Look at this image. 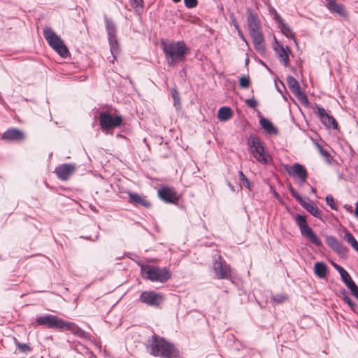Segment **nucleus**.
<instances>
[{"label": "nucleus", "instance_id": "f257e3e1", "mask_svg": "<svg viewBox=\"0 0 358 358\" xmlns=\"http://www.w3.org/2000/svg\"><path fill=\"white\" fill-rule=\"evenodd\" d=\"M32 325L36 328L41 327L46 329H57L59 331H69L75 336L85 338L87 333L79 327L76 324L64 320L55 315L45 314L36 317Z\"/></svg>", "mask_w": 358, "mask_h": 358}, {"label": "nucleus", "instance_id": "f03ea898", "mask_svg": "<svg viewBox=\"0 0 358 358\" xmlns=\"http://www.w3.org/2000/svg\"><path fill=\"white\" fill-rule=\"evenodd\" d=\"M160 45L169 66H174L184 62L190 53V48L182 40L169 42L162 40Z\"/></svg>", "mask_w": 358, "mask_h": 358}, {"label": "nucleus", "instance_id": "7ed1b4c3", "mask_svg": "<svg viewBox=\"0 0 358 358\" xmlns=\"http://www.w3.org/2000/svg\"><path fill=\"white\" fill-rule=\"evenodd\" d=\"M150 354L162 358H180V352L175 345L165 338L153 334L149 340Z\"/></svg>", "mask_w": 358, "mask_h": 358}, {"label": "nucleus", "instance_id": "20e7f679", "mask_svg": "<svg viewBox=\"0 0 358 358\" xmlns=\"http://www.w3.org/2000/svg\"><path fill=\"white\" fill-rule=\"evenodd\" d=\"M43 37L50 47L61 57L67 58L70 56L69 48L64 41L51 27H45L43 28Z\"/></svg>", "mask_w": 358, "mask_h": 358}, {"label": "nucleus", "instance_id": "39448f33", "mask_svg": "<svg viewBox=\"0 0 358 358\" xmlns=\"http://www.w3.org/2000/svg\"><path fill=\"white\" fill-rule=\"evenodd\" d=\"M141 273L143 278L151 281L164 283L171 278V273L167 267H155L142 264Z\"/></svg>", "mask_w": 358, "mask_h": 358}, {"label": "nucleus", "instance_id": "423d86ee", "mask_svg": "<svg viewBox=\"0 0 358 358\" xmlns=\"http://www.w3.org/2000/svg\"><path fill=\"white\" fill-rule=\"evenodd\" d=\"M248 145L250 152L258 162L263 164H268L270 155L266 151L265 146L258 136L250 135L248 139Z\"/></svg>", "mask_w": 358, "mask_h": 358}, {"label": "nucleus", "instance_id": "0eeeda50", "mask_svg": "<svg viewBox=\"0 0 358 358\" xmlns=\"http://www.w3.org/2000/svg\"><path fill=\"white\" fill-rule=\"evenodd\" d=\"M98 118L99 120V125L101 131L105 134H109V130L113 129L116 127H120L123 125V117L118 114L113 115L108 111L102 110L98 111Z\"/></svg>", "mask_w": 358, "mask_h": 358}, {"label": "nucleus", "instance_id": "6e6552de", "mask_svg": "<svg viewBox=\"0 0 358 358\" xmlns=\"http://www.w3.org/2000/svg\"><path fill=\"white\" fill-rule=\"evenodd\" d=\"M287 188L289 192L292 197H294L296 201L304 208L306 209L310 214H311L315 217L319 218L321 221L324 222V220L322 217V212L318 208V207L315 204V203L310 200L309 198L304 199L292 187V185L289 183L287 185Z\"/></svg>", "mask_w": 358, "mask_h": 358}, {"label": "nucleus", "instance_id": "1a4fd4ad", "mask_svg": "<svg viewBox=\"0 0 358 358\" xmlns=\"http://www.w3.org/2000/svg\"><path fill=\"white\" fill-rule=\"evenodd\" d=\"M157 196L165 203L175 206H178L180 203V196L173 187L162 185L157 190Z\"/></svg>", "mask_w": 358, "mask_h": 358}, {"label": "nucleus", "instance_id": "9d476101", "mask_svg": "<svg viewBox=\"0 0 358 358\" xmlns=\"http://www.w3.org/2000/svg\"><path fill=\"white\" fill-rule=\"evenodd\" d=\"M314 112L320 120L322 124L327 129L336 130L338 129V124L335 117L329 114L322 106L315 103Z\"/></svg>", "mask_w": 358, "mask_h": 358}, {"label": "nucleus", "instance_id": "9b49d317", "mask_svg": "<svg viewBox=\"0 0 358 358\" xmlns=\"http://www.w3.org/2000/svg\"><path fill=\"white\" fill-rule=\"evenodd\" d=\"M273 49L278 57L280 62L285 67L289 66V55L292 54V50L289 46H283L282 43L278 41L275 36H273Z\"/></svg>", "mask_w": 358, "mask_h": 358}, {"label": "nucleus", "instance_id": "f8f14e48", "mask_svg": "<svg viewBox=\"0 0 358 358\" xmlns=\"http://www.w3.org/2000/svg\"><path fill=\"white\" fill-rule=\"evenodd\" d=\"M325 243L339 257L343 259L348 257L349 248L343 245L336 237L327 235L325 236Z\"/></svg>", "mask_w": 358, "mask_h": 358}, {"label": "nucleus", "instance_id": "ddd939ff", "mask_svg": "<svg viewBox=\"0 0 358 358\" xmlns=\"http://www.w3.org/2000/svg\"><path fill=\"white\" fill-rule=\"evenodd\" d=\"M138 301L149 306L157 307L164 301V295L155 291H143L140 294Z\"/></svg>", "mask_w": 358, "mask_h": 358}, {"label": "nucleus", "instance_id": "4468645a", "mask_svg": "<svg viewBox=\"0 0 358 358\" xmlns=\"http://www.w3.org/2000/svg\"><path fill=\"white\" fill-rule=\"evenodd\" d=\"M285 171L289 176L298 178L300 184L305 183L308 177L306 168L298 162L293 164L292 166L287 165Z\"/></svg>", "mask_w": 358, "mask_h": 358}, {"label": "nucleus", "instance_id": "2eb2a0df", "mask_svg": "<svg viewBox=\"0 0 358 358\" xmlns=\"http://www.w3.org/2000/svg\"><path fill=\"white\" fill-rule=\"evenodd\" d=\"M213 270L218 279H229L230 278L231 267L225 261H222L220 256L215 259Z\"/></svg>", "mask_w": 358, "mask_h": 358}, {"label": "nucleus", "instance_id": "dca6fc26", "mask_svg": "<svg viewBox=\"0 0 358 358\" xmlns=\"http://www.w3.org/2000/svg\"><path fill=\"white\" fill-rule=\"evenodd\" d=\"M127 194H128V202L130 204L136 207H143L145 208H150L152 206L151 202L147 200L146 196L130 190H128Z\"/></svg>", "mask_w": 358, "mask_h": 358}, {"label": "nucleus", "instance_id": "f3484780", "mask_svg": "<svg viewBox=\"0 0 358 358\" xmlns=\"http://www.w3.org/2000/svg\"><path fill=\"white\" fill-rule=\"evenodd\" d=\"M24 133L20 129L12 127L6 130L1 134V139L5 141L15 142L24 139Z\"/></svg>", "mask_w": 358, "mask_h": 358}, {"label": "nucleus", "instance_id": "a211bd4d", "mask_svg": "<svg viewBox=\"0 0 358 358\" xmlns=\"http://www.w3.org/2000/svg\"><path fill=\"white\" fill-rule=\"evenodd\" d=\"M301 235L317 247H322V241L310 227V225H299Z\"/></svg>", "mask_w": 358, "mask_h": 358}, {"label": "nucleus", "instance_id": "6ab92c4d", "mask_svg": "<svg viewBox=\"0 0 358 358\" xmlns=\"http://www.w3.org/2000/svg\"><path fill=\"white\" fill-rule=\"evenodd\" d=\"M247 21L249 33L260 31L261 23L257 12L252 8H247Z\"/></svg>", "mask_w": 358, "mask_h": 358}, {"label": "nucleus", "instance_id": "aec40b11", "mask_svg": "<svg viewBox=\"0 0 358 358\" xmlns=\"http://www.w3.org/2000/svg\"><path fill=\"white\" fill-rule=\"evenodd\" d=\"M325 6L331 14H337L341 17L346 18L348 16V12L343 4L338 3L336 0H326Z\"/></svg>", "mask_w": 358, "mask_h": 358}, {"label": "nucleus", "instance_id": "412c9836", "mask_svg": "<svg viewBox=\"0 0 358 358\" xmlns=\"http://www.w3.org/2000/svg\"><path fill=\"white\" fill-rule=\"evenodd\" d=\"M75 170L74 164H63L55 168V173L61 180H66Z\"/></svg>", "mask_w": 358, "mask_h": 358}, {"label": "nucleus", "instance_id": "4be33fe9", "mask_svg": "<svg viewBox=\"0 0 358 358\" xmlns=\"http://www.w3.org/2000/svg\"><path fill=\"white\" fill-rule=\"evenodd\" d=\"M258 117L259 125L266 134L273 135L278 134V127L269 119L264 117L260 112L258 113Z\"/></svg>", "mask_w": 358, "mask_h": 358}, {"label": "nucleus", "instance_id": "5701e85b", "mask_svg": "<svg viewBox=\"0 0 358 358\" xmlns=\"http://www.w3.org/2000/svg\"><path fill=\"white\" fill-rule=\"evenodd\" d=\"M252 39L254 48L257 51L262 52L265 50L264 45V38L261 30L250 33Z\"/></svg>", "mask_w": 358, "mask_h": 358}, {"label": "nucleus", "instance_id": "b1692460", "mask_svg": "<svg viewBox=\"0 0 358 358\" xmlns=\"http://www.w3.org/2000/svg\"><path fill=\"white\" fill-rule=\"evenodd\" d=\"M278 27L287 38L292 39L296 45L298 44L294 33L292 31L291 27L284 20L278 24Z\"/></svg>", "mask_w": 358, "mask_h": 358}, {"label": "nucleus", "instance_id": "393cba45", "mask_svg": "<svg viewBox=\"0 0 358 358\" xmlns=\"http://www.w3.org/2000/svg\"><path fill=\"white\" fill-rule=\"evenodd\" d=\"M328 266L323 262H316L314 264V273L320 279L327 277L328 273Z\"/></svg>", "mask_w": 358, "mask_h": 358}, {"label": "nucleus", "instance_id": "a878e982", "mask_svg": "<svg viewBox=\"0 0 358 358\" xmlns=\"http://www.w3.org/2000/svg\"><path fill=\"white\" fill-rule=\"evenodd\" d=\"M233 115V110L229 106H222L218 110L217 118L220 122H227L232 117Z\"/></svg>", "mask_w": 358, "mask_h": 358}, {"label": "nucleus", "instance_id": "bb28decb", "mask_svg": "<svg viewBox=\"0 0 358 358\" xmlns=\"http://www.w3.org/2000/svg\"><path fill=\"white\" fill-rule=\"evenodd\" d=\"M108 40L113 60L116 59V55H117L120 52V46L117 38V35L108 36Z\"/></svg>", "mask_w": 358, "mask_h": 358}, {"label": "nucleus", "instance_id": "cd10ccee", "mask_svg": "<svg viewBox=\"0 0 358 358\" xmlns=\"http://www.w3.org/2000/svg\"><path fill=\"white\" fill-rule=\"evenodd\" d=\"M104 22L108 36L117 35L116 24L109 19L106 15H104Z\"/></svg>", "mask_w": 358, "mask_h": 358}, {"label": "nucleus", "instance_id": "c85d7f7f", "mask_svg": "<svg viewBox=\"0 0 358 358\" xmlns=\"http://www.w3.org/2000/svg\"><path fill=\"white\" fill-rule=\"evenodd\" d=\"M287 83L289 89L293 94L301 90L298 80L292 76H287Z\"/></svg>", "mask_w": 358, "mask_h": 358}, {"label": "nucleus", "instance_id": "c756f323", "mask_svg": "<svg viewBox=\"0 0 358 358\" xmlns=\"http://www.w3.org/2000/svg\"><path fill=\"white\" fill-rule=\"evenodd\" d=\"M171 98L173 99V106L176 108V110L181 109L182 106L180 96L176 86H175L171 90Z\"/></svg>", "mask_w": 358, "mask_h": 358}, {"label": "nucleus", "instance_id": "7c9ffc66", "mask_svg": "<svg viewBox=\"0 0 358 358\" xmlns=\"http://www.w3.org/2000/svg\"><path fill=\"white\" fill-rule=\"evenodd\" d=\"M315 145L316 146V148H317L320 154L324 158L325 161L330 164L331 163V161H332V157L331 155V154L329 152V151H327V150H325L320 144H319L318 143H315Z\"/></svg>", "mask_w": 358, "mask_h": 358}, {"label": "nucleus", "instance_id": "2f4dec72", "mask_svg": "<svg viewBox=\"0 0 358 358\" xmlns=\"http://www.w3.org/2000/svg\"><path fill=\"white\" fill-rule=\"evenodd\" d=\"M340 275H341V280L343 281V282L345 285V286L348 288L350 287L351 286H352L353 284L355 283L347 271L343 272Z\"/></svg>", "mask_w": 358, "mask_h": 358}, {"label": "nucleus", "instance_id": "473e14b6", "mask_svg": "<svg viewBox=\"0 0 358 358\" xmlns=\"http://www.w3.org/2000/svg\"><path fill=\"white\" fill-rule=\"evenodd\" d=\"M238 84L241 88L248 89L251 85V80L249 75L242 76L238 78Z\"/></svg>", "mask_w": 358, "mask_h": 358}, {"label": "nucleus", "instance_id": "72a5a7b5", "mask_svg": "<svg viewBox=\"0 0 358 358\" xmlns=\"http://www.w3.org/2000/svg\"><path fill=\"white\" fill-rule=\"evenodd\" d=\"M297 99L305 106H308L309 104L308 99L305 92L302 89L297 92L294 94Z\"/></svg>", "mask_w": 358, "mask_h": 358}, {"label": "nucleus", "instance_id": "f704fd0d", "mask_svg": "<svg viewBox=\"0 0 358 358\" xmlns=\"http://www.w3.org/2000/svg\"><path fill=\"white\" fill-rule=\"evenodd\" d=\"M238 176L240 180V185L244 186L248 189L251 190V183L242 171H238Z\"/></svg>", "mask_w": 358, "mask_h": 358}, {"label": "nucleus", "instance_id": "c9c22d12", "mask_svg": "<svg viewBox=\"0 0 358 358\" xmlns=\"http://www.w3.org/2000/svg\"><path fill=\"white\" fill-rule=\"evenodd\" d=\"M268 12L270 15L273 17V19L275 20L277 24H278L279 23L284 20L274 7L270 6L268 7Z\"/></svg>", "mask_w": 358, "mask_h": 358}, {"label": "nucleus", "instance_id": "e433bc0d", "mask_svg": "<svg viewBox=\"0 0 358 358\" xmlns=\"http://www.w3.org/2000/svg\"><path fill=\"white\" fill-rule=\"evenodd\" d=\"M344 231L345 234L343 237V239L351 246H353L357 242V241L356 240L353 234L348 230L345 229Z\"/></svg>", "mask_w": 358, "mask_h": 358}, {"label": "nucleus", "instance_id": "4c0bfd02", "mask_svg": "<svg viewBox=\"0 0 358 358\" xmlns=\"http://www.w3.org/2000/svg\"><path fill=\"white\" fill-rule=\"evenodd\" d=\"M271 299L276 303L280 304L282 303L287 299V296L284 294H273L271 296Z\"/></svg>", "mask_w": 358, "mask_h": 358}, {"label": "nucleus", "instance_id": "58836bf2", "mask_svg": "<svg viewBox=\"0 0 358 358\" xmlns=\"http://www.w3.org/2000/svg\"><path fill=\"white\" fill-rule=\"evenodd\" d=\"M95 230H96V233L93 235H90V236H80L81 238H84V239H86V240H90V241H94L98 239V237H99V232H98V230L100 229V225H92Z\"/></svg>", "mask_w": 358, "mask_h": 358}, {"label": "nucleus", "instance_id": "ea45409f", "mask_svg": "<svg viewBox=\"0 0 358 358\" xmlns=\"http://www.w3.org/2000/svg\"><path fill=\"white\" fill-rule=\"evenodd\" d=\"M327 205L329 206L332 210H336L337 207L334 203V198L331 194H327L325 198Z\"/></svg>", "mask_w": 358, "mask_h": 358}, {"label": "nucleus", "instance_id": "a19ab883", "mask_svg": "<svg viewBox=\"0 0 358 358\" xmlns=\"http://www.w3.org/2000/svg\"><path fill=\"white\" fill-rule=\"evenodd\" d=\"M245 103H246L248 107L253 109H255L258 106V101L255 99L254 96L245 99Z\"/></svg>", "mask_w": 358, "mask_h": 358}, {"label": "nucleus", "instance_id": "79ce46f5", "mask_svg": "<svg viewBox=\"0 0 358 358\" xmlns=\"http://www.w3.org/2000/svg\"><path fill=\"white\" fill-rule=\"evenodd\" d=\"M16 345H17V348L22 352H24V353H27V352H30L31 350V348L29 347V345L26 343L16 342Z\"/></svg>", "mask_w": 358, "mask_h": 358}, {"label": "nucleus", "instance_id": "37998d69", "mask_svg": "<svg viewBox=\"0 0 358 358\" xmlns=\"http://www.w3.org/2000/svg\"><path fill=\"white\" fill-rule=\"evenodd\" d=\"M199 1L198 0H184V4L186 8L189 9H192L196 8L198 6Z\"/></svg>", "mask_w": 358, "mask_h": 358}, {"label": "nucleus", "instance_id": "c03bdc74", "mask_svg": "<svg viewBox=\"0 0 358 358\" xmlns=\"http://www.w3.org/2000/svg\"><path fill=\"white\" fill-rule=\"evenodd\" d=\"M130 5L137 9L138 7L143 8L144 2L143 0H129Z\"/></svg>", "mask_w": 358, "mask_h": 358}, {"label": "nucleus", "instance_id": "a18cd8bd", "mask_svg": "<svg viewBox=\"0 0 358 358\" xmlns=\"http://www.w3.org/2000/svg\"><path fill=\"white\" fill-rule=\"evenodd\" d=\"M296 224H308L305 215L296 214L295 216Z\"/></svg>", "mask_w": 358, "mask_h": 358}, {"label": "nucleus", "instance_id": "49530a36", "mask_svg": "<svg viewBox=\"0 0 358 358\" xmlns=\"http://www.w3.org/2000/svg\"><path fill=\"white\" fill-rule=\"evenodd\" d=\"M348 289H350L352 295L358 300V285H357V284L355 283Z\"/></svg>", "mask_w": 358, "mask_h": 358}, {"label": "nucleus", "instance_id": "de8ad7c7", "mask_svg": "<svg viewBox=\"0 0 358 358\" xmlns=\"http://www.w3.org/2000/svg\"><path fill=\"white\" fill-rule=\"evenodd\" d=\"M341 294L342 296L343 300L347 303H348L352 299L348 295V292L345 290V289L343 288L341 290Z\"/></svg>", "mask_w": 358, "mask_h": 358}, {"label": "nucleus", "instance_id": "09e8293b", "mask_svg": "<svg viewBox=\"0 0 358 358\" xmlns=\"http://www.w3.org/2000/svg\"><path fill=\"white\" fill-rule=\"evenodd\" d=\"M229 18H230L231 24L234 27V28L236 30H238L240 29V27H239L238 22H236V20L234 15L233 14L230 15Z\"/></svg>", "mask_w": 358, "mask_h": 358}, {"label": "nucleus", "instance_id": "8fccbe9b", "mask_svg": "<svg viewBox=\"0 0 358 358\" xmlns=\"http://www.w3.org/2000/svg\"><path fill=\"white\" fill-rule=\"evenodd\" d=\"M332 266L339 273L340 275L346 271L343 267L336 263L332 262Z\"/></svg>", "mask_w": 358, "mask_h": 358}, {"label": "nucleus", "instance_id": "3c124183", "mask_svg": "<svg viewBox=\"0 0 358 358\" xmlns=\"http://www.w3.org/2000/svg\"><path fill=\"white\" fill-rule=\"evenodd\" d=\"M270 192H271L275 199H280V194L276 192V190L274 189V187L272 185H270Z\"/></svg>", "mask_w": 358, "mask_h": 358}, {"label": "nucleus", "instance_id": "603ef678", "mask_svg": "<svg viewBox=\"0 0 358 358\" xmlns=\"http://www.w3.org/2000/svg\"><path fill=\"white\" fill-rule=\"evenodd\" d=\"M237 32H238V36L240 37V38H241L243 41L245 42V43H246L247 45H248V41H247V40H246V38H245V36H244V34H243V31H241V29H239L238 30H237Z\"/></svg>", "mask_w": 358, "mask_h": 358}, {"label": "nucleus", "instance_id": "864d4df0", "mask_svg": "<svg viewBox=\"0 0 358 358\" xmlns=\"http://www.w3.org/2000/svg\"><path fill=\"white\" fill-rule=\"evenodd\" d=\"M349 307L354 313H358V305L355 301H353V303H351L350 306H349Z\"/></svg>", "mask_w": 358, "mask_h": 358}, {"label": "nucleus", "instance_id": "5fc2aeb1", "mask_svg": "<svg viewBox=\"0 0 358 358\" xmlns=\"http://www.w3.org/2000/svg\"><path fill=\"white\" fill-rule=\"evenodd\" d=\"M337 173H338V179L339 180H347L345 178V177L344 176L343 173H340L339 170H337Z\"/></svg>", "mask_w": 358, "mask_h": 358}, {"label": "nucleus", "instance_id": "6e6d98bb", "mask_svg": "<svg viewBox=\"0 0 358 358\" xmlns=\"http://www.w3.org/2000/svg\"><path fill=\"white\" fill-rule=\"evenodd\" d=\"M275 89L276 90L280 93L281 94H282V90L280 88V87L278 85L277 83H276V80H275Z\"/></svg>", "mask_w": 358, "mask_h": 358}, {"label": "nucleus", "instance_id": "4d7b16f0", "mask_svg": "<svg viewBox=\"0 0 358 358\" xmlns=\"http://www.w3.org/2000/svg\"><path fill=\"white\" fill-rule=\"evenodd\" d=\"M227 185L229 186V187L231 189V190L232 192L236 191L234 186L230 182H229V181L227 182Z\"/></svg>", "mask_w": 358, "mask_h": 358}, {"label": "nucleus", "instance_id": "13d9d810", "mask_svg": "<svg viewBox=\"0 0 358 358\" xmlns=\"http://www.w3.org/2000/svg\"><path fill=\"white\" fill-rule=\"evenodd\" d=\"M355 215L358 218V201L355 204Z\"/></svg>", "mask_w": 358, "mask_h": 358}, {"label": "nucleus", "instance_id": "bf43d9fd", "mask_svg": "<svg viewBox=\"0 0 358 358\" xmlns=\"http://www.w3.org/2000/svg\"><path fill=\"white\" fill-rule=\"evenodd\" d=\"M250 62V59L247 57L245 59V64L247 66Z\"/></svg>", "mask_w": 358, "mask_h": 358}, {"label": "nucleus", "instance_id": "052dcab7", "mask_svg": "<svg viewBox=\"0 0 358 358\" xmlns=\"http://www.w3.org/2000/svg\"><path fill=\"white\" fill-rule=\"evenodd\" d=\"M259 63H260L262 66H266V64L264 61H262V59H259Z\"/></svg>", "mask_w": 358, "mask_h": 358}, {"label": "nucleus", "instance_id": "680f3d73", "mask_svg": "<svg viewBox=\"0 0 358 358\" xmlns=\"http://www.w3.org/2000/svg\"><path fill=\"white\" fill-rule=\"evenodd\" d=\"M270 73L273 74V71H271V69L266 65V66H264Z\"/></svg>", "mask_w": 358, "mask_h": 358}, {"label": "nucleus", "instance_id": "e2e57ef3", "mask_svg": "<svg viewBox=\"0 0 358 358\" xmlns=\"http://www.w3.org/2000/svg\"><path fill=\"white\" fill-rule=\"evenodd\" d=\"M270 73L273 74V71H271V69L266 65V66H264Z\"/></svg>", "mask_w": 358, "mask_h": 358}, {"label": "nucleus", "instance_id": "0e129e2a", "mask_svg": "<svg viewBox=\"0 0 358 358\" xmlns=\"http://www.w3.org/2000/svg\"><path fill=\"white\" fill-rule=\"evenodd\" d=\"M182 73H185V74L186 73V71H185V69H182V70H180V75H182Z\"/></svg>", "mask_w": 358, "mask_h": 358}, {"label": "nucleus", "instance_id": "69168bd1", "mask_svg": "<svg viewBox=\"0 0 358 358\" xmlns=\"http://www.w3.org/2000/svg\"><path fill=\"white\" fill-rule=\"evenodd\" d=\"M288 67H289V68H290L291 71H292L294 73H295V71H296V69H295L294 67H293V66H289Z\"/></svg>", "mask_w": 358, "mask_h": 358}, {"label": "nucleus", "instance_id": "338daca9", "mask_svg": "<svg viewBox=\"0 0 358 358\" xmlns=\"http://www.w3.org/2000/svg\"><path fill=\"white\" fill-rule=\"evenodd\" d=\"M311 192L313 193H316V189L314 187H311Z\"/></svg>", "mask_w": 358, "mask_h": 358}, {"label": "nucleus", "instance_id": "774afa93", "mask_svg": "<svg viewBox=\"0 0 358 358\" xmlns=\"http://www.w3.org/2000/svg\"><path fill=\"white\" fill-rule=\"evenodd\" d=\"M353 301H354L351 299L348 303H347V304L348 305V306H350V304H351V303H353Z\"/></svg>", "mask_w": 358, "mask_h": 358}]
</instances>
